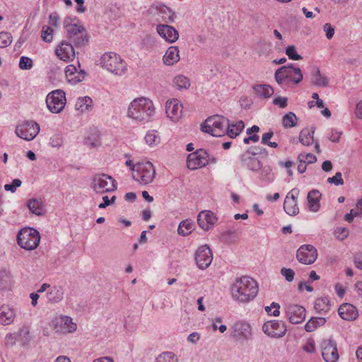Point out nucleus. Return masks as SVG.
Returning <instances> with one entry per match:
<instances>
[{"label":"nucleus","mask_w":362,"mask_h":362,"mask_svg":"<svg viewBox=\"0 0 362 362\" xmlns=\"http://www.w3.org/2000/svg\"><path fill=\"white\" fill-rule=\"evenodd\" d=\"M258 291L259 286L257 281L247 276L237 278L230 287L233 299L243 303L253 300Z\"/></svg>","instance_id":"1"},{"label":"nucleus","mask_w":362,"mask_h":362,"mask_svg":"<svg viewBox=\"0 0 362 362\" xmlns=\"http://www.w3.org/2000/svg\"><path fill=\"white\" fill-rule=\"evenodd\" d=\"M153 102L146 98L134 100L129 105L127 112L129 117L139 122L148 121L154 114Z\"/></svg>","instance_id":"2"},{"label":"nucleus","mask_w":362,"mask_h":362,"mask_svg":"<svg viewBox=\"0 0 362 362\" xmlns=\"http://www.w3.org/2000/svg\"><path fill=\"white\" fill-rule=\"evenodd\" d=\"M228 119L218 115L208 117L201 126L202 132L213 136H221L226 134Z\"/></svg>","instance_id":"3"},{"label":"nucleus","mask_w":362,"mask_h":362,"mask_svg":"<svg viewBox=\"0 0 362 362\" xmlns=\"http://www.w3.org/2000/svg\"><path fill=\"white\" fill-rule=\"evenodd\" d=\"M100 64L103 68L118 76L124 74L127 71L126 62L115 52L105 53L100 58Z\"/></svg>","instance_id":"4"},{"label":"nucleus","mask_w":362,"mask_h":362,"mask_svg":"<svg viewBox=\"0 0 362 362\" xmlns=\"http://www.w3.org/2000/svg\"><path fill=\"white\" fill-rule=\"evenodd\" d=\"M134 180L142 185L151 183L156 175L153 165L150 161H141L132 168Z\"/></svg>","instance_id":"5"},{"label":"nucleus","mask_w":362,"mask_h":362,"mask_svg":"<svg viewBox=\"0 0 362 362\" xmlns=\"http://www.w3.org/2000/svg\"><path fill=\"white\" fill-rule=\"evenodd\" d=\"M90 187L96 194L111 192L117 189V182L107 174L98 173L93 176Z\"/></svg>","instance_id":"6"},{"label":"nucleus","mask_w":362,"mask_h":362,"mask_svg":"<svg viewBox=\"0 0 362 362\" xmlns=\"http://www.w3.org/2000/svg\"><path fill=\"white\" fill-rule=\"evenodd\" d=\"M40 235L39 232L33 228H25L21 230L17 235V243L21 247L33 250L35 249L40 243Z\"/></svg>","instance_id":"7"},{"label":"nucleus","mask_w":362,"mask_h":362,"mask_svg":"<svg viewBox=\"0 0 362 362\" xmlns=\"http://www.w3.org/2000/svg\"><path fill=\"white\" fill-rule=\"evenodd\" d=\"M65 93L62 90H55L49 93L46 98L48 110L52 113L61 112L66 105Z\"/></svg>","instance_id":"8"},{"label":"nucleus","mask_w":362,"mask_h":362,"mask_svg":"<svg viewBox=\"0 0 362 362\" xmlns=\"http://www.w3.org/2000/svg\"><path fill=\"white\" fill-rule=\"evenodd\" d=\"M40 132L39 124L33 121L25 122L19 124L16 128V135L26 141H31Z\"/></svg>","instance_id":"9"},{"label":"nucleus","mask_w":362,"mask_h":362,"mask_svg":"<svg viewBox=\"0 0 362 362\" xmlns=\"http://www.w3.org/2000/svg\"><path fill=\"white\" fill-rule=\"evenodd\" d=\"M187 168L195 170L206 166L209 163V155L204 149H198L187 156Z\"/></svg>","instance_id":"10"},{"label":"nucleus","mask_w":362,"mask_h":362,"mask_svg":"<svg viewBox=\"0 0 362 362\" xmlns=\"http://www.w3.org/2000/svg\"><path fill=\"white\" fill-rule=\"evenodd\" d=\"M262 330L265 334L273 338L283 337L287 331L284 322L279 320H269L264 322Z\"/></svg>","instance_id":"11"},{"label":"nucleus","mask_w":362,"mask_h":362,"mask_svg":"<svg viewBox=\"0 0 362 362\" xmlns=\"http://www.w3.org/2000/svg\"><path fill=\"white\" fill-rule=\"evenodd\" d=\"M317 250L310 245H303L296 252L297 259L302 264H311L317 259Z\"/></svg>","instance_id":"12"},{"label":"nucleus","mask_w":362,"mask_h":362,"mask_svg":"<svg viewBox=\"0 0 362 362\" xmlns=\"http://www.w3.org/2000/svg\"><path fill=\"white\" fill-rule=\"evenodd\" d=\"M322 356L325 362H336L339 359L337 343L332 339H325L321 343Z\"/></svg>","instance_id":"13"},{"label":"nucleus","mask_w":362,"mask_h":362,"mask_svg":"<svg viewBox=\"0 0 362 362\" xmlns=\"http://www.w3.org/2000/svg\"><path fill=\"white\" fill-rule=\"evenodd\" d=\"M213 255L211 250L206 245L200 246L195 254V260L197 267L201 269L208 268L211 264Z\"/></svg>","instance_id":"14"},{"label":"nucleus","mask_w":362,"mask_h":362,"mask_svg":"<svg viewBox=\"0 0 362 362\" xmlns=\"http://www.w3.org/2000/svg\"><path fill=\"white\" fill-rule=\"evenodd\" d=\"M231 337L236 340H249L252 337L250 325L243 321H238L232 327Z\"/></svg>","instance_id":"15"},{"label":"nucleus","mask_w":362,"mask_h":362,"mask_svg":"<svg viewBox=\"0 0 362 362\" xmlns=\"http://www.w3.org/2000/svg\"><path fill=\"white\" fill-rule=\"evenodd\" d=\"M285 312L292 324L301 323L305 317V309L297 304H288L285 308Z\"/></svg>","instance_id":"16"},{"label":"nucleus","mask_w":362,"mask_h":362,"mask_svg":"<svg viewBox=\"0 0 362 362\" xmlns=\"http://www.w3.org/2000/svg\"><path fill=\"white\" fill-rule=\"evenodd\" d=\"M252 149H247L240 157L241 165L243 167L252 171H257L262 168V163L258 159L257 152L252 153Z\"/></svg>","instance_id":"17"},{"label":"nucleus","mask_w":362,"mask_h":362,"mask_svg":"<svg viewBox=\"0 0 362 362\" xmlns=\"http://www.w3.org/2000/svg\"><path fill=\"white\" fill-rule=\"evenodd\" d=\"M299 189L293 188L286 195L284 203V209L290 216H295L299 213V208L297 204V196L299 194Z\"/></svg>","instance_id":"18"},{"label":"nucleus","mask_w":362,"mask_h":362,"mask_svg":"<svg viewBox=\"0 0 362 362\" xmlns=\"http://www.w3.org/2000/svg\"><path fill=\"white\" fill-rule=\"evenodd\" d=\"M56 332L71 333L76 329V324L72 322V319L67 316L56 318L52 322Z\"/></svg>","instance_id":"19"},{"label":"nucleus","mask_w":362,"mask_h":362,"mask_svg":"<svg viewBox=\"0 0 362 362\" xmlns=\"http://www.w3.org/2000/svg\"><path fill=\"white\" fill-rule=\"evenodd\" d=\"M55 54L64 62L73 61L75 57V50L73 45L69 41H62L56 48Z\"/></svg>","instance_id":"20"},{"label":"nucleus","mask_w":362,"mask_h":362,"mask_svg":"<svg viewBox=\"0 0 362 362\" xmlns=\"http://www.w3.org/2000/svg\"><path fill=\"white\" fill-rule=\"evenodd\" d=\"M156 30L159 35L168 42H175L179 37L178 31L169 25L159 24Z\"/></svg>","instance_id":"21"},{"label":"nucleus","mask_w":362,"mask_h":362,"mask_svg":"<svg viewBox=\"0 0 362 362\" xmlns=\"http://www.w3.org/2000/svg\"><path fill=\"white\" fill-rule=\"evenodd\" d=\"M216 221V217L211 211H203L197 216V223L204 230H209Z\"/></svg>","instance_id":"22"},{"label":"nucleus","mask_w":362,"mask_h":362,"mask_svg":"<svg viewBox=\"0 0 362 362\" xmlns=\"http://www.w3.org/2000/svg\"><path fill=\"white\" fill-rule=\"evenodd\" d=\"M182 106L177 99L166 103L165 113L172 120H177L182 115Z\"/></svg>","instance_id":"23"},{"label":"nucleus","mask_w":362,"mask_h":362,"mask_svg":"<svg viewBox=\"0 0 362 362\" xmlns=\"http://www.w3.org/2000/svg\"><path fill=\"white\" fill-rule=\"evenodd\" d=\"M339 315L344 320L352 321L358 316V310L350 303H343L338 309Z\"/></svg>","instance_id":"24"},{"label":"nucleus","mask_w":362,"mask_h":362,"mask_svg":"<svg viewBox=\"0 0 362 362\" xmlns=\"http://www.w3.org/2000/svg\"><path fill=\"white\" fill-rule=\"evenodd\" d=\"M86 72L83 70L78 71L76 67L73 64H69L65 70V76L69 83H76L82 81L85 76Z\"/></svg>","instance_id":"25"},{"label":"nucleus","mask_w":362,"mask_h":362,"mask_svg":"<svg viewBox=\"0 0 362 362\" xmlns=\"http://www.w3.org/2000/svg\"><path fill=\"white\" fill-rule=\"evenodd\" d=\"M311 83L318 87H327L329 86L328 78L322 74L317 66H313L310 72Z\"/></svg>","instance_id":"26"},{"label":"nucleus","mask_w":362,"mask_h":362,"mask_svg":"<svg viewBox=\"0 0 362 362\" xmlns=\"http://www.w3.org/2000/svg\"><path fill=\"white\" fill-rule=\"evenodd\" d=\"M16 316L14 310L8 305H2L0 307V324L2 325H8L13 322Z\"/></svg>","instance_id":"27"},{"label":"nucleus","mask_w":362,"mask_h":362,"mask_svg":"<svg viewBox=\"0 0 362 362\" xmlns=\"http://www.w3.org/2000/svg\"><path fill=\"white\" fill-rule=\"evenodd\" d=\"M321 196V193L317 189H313L308 192L307 199L308 202V209L310 211H318L320 206V200Z\"/></svg>","instance_id":"28"},{"label":"nucleus","mask_w":362,"mask_h":362,"mask_svg":"<svg viewBox=\"0 0 362 362\" xmlns=\"http://www.w3.org/2000/svg\"><path fill=\"white\" fill-rule=\"evenodd\" d=\"M286 69V72H288L286 75L287 78L295 84H298L303 81V76L300 68L294 67L293 64H290L287 66H283Z\"/></svg>","instance_id":"29"},{"label":"nucleus","mask_w":362,"mask_h":362,"mask_svg":"<svg viewBox=\"0 0 362 362\" xmlns=\"http://www.w3.org/2000/svg\"><path fill=\"white\" fill-rule=\"evenodd\" d=\"M64 25L66 30V37L69 39V41L71 40L85 30L84 27L82 25L71 23L70 18H66L64 21Z\"/></svg>","instance_id":"30"},{"label":"nucleus","mask_w":362,"mask_h":362,"mask_svg":"<svg viewBox=\"0 0 362 362\" xmlns=\"http://www.w3.org/2000/svg\"><path fill=\"white\" fill-rule=\"evenodd\" d=\"M180 60L179 49L176 46L170 47L165 55L163 56V61L166 65L170 66L177 63Z\"/></svg>","instance_id":"31"},{"label":"nucleus","mask_w":362,"mask_h":362,"mask_svg":"<svg viewBox=\"0 0 362 362\" xmlns=\"http://www.w3.org/2000/svg\"><path fill=\"white\" fill-rule=\"evenodd\" d=\"M315 128L312 127L311 129L304 128L299 134V141L303 146H310L314 142V133Z\"/></svg>","instance_id":"32"},{"label":"nucleus","mask_w":362,"mask_h":362,"mask_svg":"<svg viewBox=\"0 0 362 362\" xmlns=\"http://www.w3.org/2000/svg\"><path fill=\"white\" fill-rule=\"evenodd\" d=\"M27 206L33 214L42 216L44 213V204L40 199H30L28 201Z\"/></svg>","instance_id":"33"},{"label":"nucleus","mask_w":362,"mask_h":362,"mask_svg":"<svg viewBox=\"0 0 362 362\" xmlns=\"http://www.w3.org/2000/svg\"><path fill=\"white\" fill-rule=\"evenodd\" d=\"M48 301L52 303L60 302L64 298V290L60 286H54L47 294Z\"/></svg>","instance_id":"34"},{"label":"nucleus","mask_w":362,"mask_h":362,"mask_svg":"<svg viewBox=\"0 0 362 362\" xmlns=\"http://www.w3.org/2000/svg\"><path fill=\"white\" fill-rule=\"evenodd\" d=\"M253 89L259 97L264 98H269L274 93V89L269 85H255Z\"/></svg>","instance_id":"35"},{"label":"nucleus","mask_w":362,"mask_h":362,"mask_svg":"<svg viewBox=\"0 0 362 362\" xmlns=\"http://www.w3.org/2000/svg\"><path fill=\"white\" fill-rule=\"evenodd\" d=\"M245 124L241 120L233 124H230V122H228V126L226 129V134L230 138H235L243 130Z\"/></svg>","instance_id":"36"},{"label":"nucleus","mask_w":362,"mask_h":362,"mask_svg":"<svg viewBox=\"0 0 362 362\" xmlns=\"http://www.w3.org/2000/svg\"><path fill=\"white\" fill-rule=\"evenodd\" d=\"M92 103L93 101L90 97L79 98L76 102L75 108L81 112H83L92 106Z\"/></svg>","instance_id":"37"},{"label":"nucleus","mask_w":362,"mask_h":362,"mask_svg":"<svg viewBox=\"0 0 362 362\" xmlns=\"http://www.w3.org/2000/svg\"><path fill=\"white\" fill-rule=\"evenodd\" d=\"M326 320L324 317H312L305 325V329L307 332H310L314 331L320 326L325 325Z\"/></svg>","instance_id":"38"},{"label":"nucleus","mask_w":362,"mask_h":362,"mask_svg":"<svg viewBox=\"0 0 362 362\" xmlns=\"http://www.w3.org/2000/svg\"><path fill=\"white\" fill-rule=\"evenodd\" d=\"M297 117L292 112H289L286 113L282 118V125L284 128H291L296 126Z\"/></svg>","instance_id":"39"},{"label":"nucleus","mask_w":362,"mask_h":362,"mask_svg":"<svg viewBox=\"0 0 362 362\" xmlns=\"http://www.w3.org/2000/svg\"><path fill=\"white\" fill-rule=\"evenodd\" d=\"M194 223L189 220H185L180 222L177 232L180 235L186 236L189 235L193 229Z\"/></svg>","instance_id":"40"},{"label":"nucleus","mask_w":362,"mask_h":362,"mask_svg":"<svg viewBox=\"0 0 362 362\" xmlns=\"http://www.w3.org/2000/svg\"><path fill=\"white\" fill-rule=\"evenodd\" d=\"M173 84L177 89H187L190 86V82L188 78L178 75L173 79Z\"/></svg>","instance_id":"41"},{"label":"nucleus","mask_w":362,"mask_h":362,"mask_svg":"<svg viewBox=\"0 0 362 362\" xmlns=\"http://www.w3.org/2000/svg\"><path fill=\"white\" fill-rule=\"evenodd\" d=\"M71 44H74L76 47H83L88 42V36L86 31L83 30L78 35L76 36L71 40L69 41Z\"/></svg>","instance_id":"42"},{"label":"nucleus","mask_w":362,"mask_h":362,"mask_svg":"<svg viewBox=\"0 0 362 362\" xmlns=\"http://www.w3.org/2000/svg\"><path fill=\"white\" fill-rule=\"evenodd\" d=\"M146 142L150 146H157L160 142V139L156 131L148 132L145 136Z\"/></svg>","instance_id":"43"},{"label":"nucleus","mask_w":362,"mask_h":362,"mask_svg":"<svg viewBox=\"0 0 362 362\" xmlns=\"http://www.w3.org/2000/svg\"><path fill=\"white\" fill-rule=\"evenodd\" d=\"M259 178L265 182H271L274 180V177L272 173V168L269 165L262 166L261 169H259Z\"/></svg>","instance_id":"44"},{"label":"nucleus","mask_w":362,"mask_h":362,"mask_svg":"<svg viewBox=\"0 0 362 362\" xmlns=\"http://www.w3.org/2000/svg\"><path fill=\"white\" fill-rule=\"evenodd\" d=\"M11 274L6 269L0 270V288L4 289L10 286Z\"/></svg>","instance_id":"45"},{"label":"nucleus","mask_w":362,"mask_h":362,"mask_svg":"<svg viewBox=\"0 0 362 362\" xmlns=\"http://www.w3.org/2000/svg\"><path fill=\"white\" fill-rule=\"evenodd\" d=\"M298 163H303L307 164L314 163L317 161L316 156L310 153H300L298 156Z\"/></svg>","instance_id":"46"},{"label":"nucleus","mask_w":362,"mask_h":362,"mask_svg":"<svg viewBox=\"0 0 362 362\" xmlns=\"http://www.w3.org/2000/svg\"><path fill=\"white\" fill-rule=\"evenodd\" d=\"M329 300L327 298H318L315 303V308L318 312L327 311L329 310Z\"/></svg>","instance_id":"47"},{"label":"nucleus","mask_w":362,"mask_h":362,"mask_svg":"<svg viewBox=\"0 0 362 362\" xmlns=\"http://www.w3.org/2000/svg\"><path fill=\"white\" fill-rule=\"evenodd\" d=\"M286 69L284 67L279 68L274 74V78L277 83L282 84L284 81L288 79L286 75H288V72H286Z\"/></svg>","instance_id":"48"},{"label":"nucleus","mask_w":362,"mask_h":362,"mask_svg":"<svg viewBox=\"0 0 362 362\" xmlns=\"http://www.w3.org/2000/svg\"><path fill=\"white\" fill-rule=\"evenodd\" d=\"M156 362H177V358L174 354L165 352L161 354L156 358Z\"/></svg>","instance_id":"49"},{"label":"nucleus","mask_w":362,"mask_h":362,"mask_svg":"<svg viewBox=\"0 0 362 362\" xmlns=\"http://www.w3.org/2000/svg\"><path fill=\"white\" fill-rule=\"evenodd\" d=\"M41 37L46 42H51L53 39V30L48 25H43Z\"/></svg>","instance_id":"50"},{"label":"nucleus","mask_w":362,"mask_h":362,"mask_svg":"<svg viewBox=\"0 0 362 362\" xmlns=\"http://www.w3.org/2000/svg\"><path fill=\"white\" fill-rule=\"evenodd\" d=\"M12 42V37L9 33L1 32L0 33V47L4 48L11 45Z\"/></svg>","instance_id":"51"},{"label":"nucleus","mask_w":362,"mask_h":362,"mask_svg":"<svg viewBox=\"0 0 362 362\" xmlns=\"http://www.w3.org/2000/svg\"><path fill=\"white\" fill-rule=\"evenodd\" d=\"M286 54L291 60L297 61L302 59V57L297 53L296 47L294 45H289L286 47Z\"/></svg>","instance_id":"52"},{"label":"nucleus","mask_w":362,"mask_h":362,"mask_svg":"<svg viewBox=\"0 0 362 362\" xmlns=\"http://www.w3.org/2000/svg\"><path fill=\"white\" fill-rule=\"evenodd\" d=\"M19 67L23 70H28L33 67V61L27 57H21L19 62Z\"/></svg>","instance_id":"53"},{"label":"nucleus","mask_w":362,"mask_h":362,"mask_svg":"<svg viewBox=\"0 0 362 362\" xmlns=\"http://www.w3.org/2000/svg\"><path fill=\"white\" fill-rule=\"evenodd\" d=\"M21 184V180L18 178H16L14 179L11 184H6L4 185V189L6 191H10L12 193H14L16 191L17 187H20Z\"/></svg>","instance_id":"54"},{"label":"nucleus","mask_w":362,"mask_h":362,"mask_svg":"<svg viewBox=\"0 0 362 362\" xmlns=\"http://www.w3.org/2000/svg\"><path fill=\"white\" fill-rule=\"evenodd\" d=\"M49 144L54 148H59L63 145V138L59 134H54L50 138Z\"/></svg>","instance_id":"55"},{"label":"nucleus","mask_w":362,"mask_h":362,"mask_svg":"<svg viewBox=\"0 0 362 362\" xmlns=\"http://www.w3.org/2000/svg\"><path fill=\"white\" fill-rule=\"evenodd\" d=\"M327 182L330 184H334L337 186L343 185L344 183V180L342 178V175L340 172H337L334 176L329 177L327 179Z\"/></svg>","instance_id":"56"},{"label":"nucleus","mask_w":362,"mask_h":362,"mask_svg":"<svg viewBox=\"0 0 362 362\" xmlns=\"http://www.w3.org/2000/svg\"><path fill=\"white\" fill-rule=\"evenodd\" d=\"M281 274L285 277L288 282H291L294 279L295 272L291 269L283 267L281 269Z\"/></svg>","instance_id":"57"},{"label":"nucleus","mask_w":362,"mask_h":362,"mask_svg":"<svg viewBox=\"0 0 362 362\" xmlns=\"http://www.w3.org/2000/svg\"><path fill=\"white\" fill-rule=\"evenodd\" d=\"M163 18L165 21V22L173 23L175 18V14L173 13L169 8L166 7L163 11Z\"/></svg>","instance_id":"58"},{"label":"nucleus","mask_w":362,"mask_h":362,"mask_svg":"<svg viewBox=\"0 0 362 362\" xmlns=\"http://www.w3.org/2000/svg\"><path fill=\"white\" fill-rule=\"evenodd\" d=\"M116 200V196H112L110 199L107 196L103 197V202H101L98 207L100 209H105L112 204H114Z\"/></svg>","instance_id":"59"},{"label":"nucleus","mask_w":362,"mask_h":362,"mask_svg":"<svg viewBox=\"0 0 362 362\" xmlns=\"http://www.w3.org/2000/svg\"><path fill=\"white\" fill-rule=\"evenodd\" d=\"M288 98L286 97H277L273 100V104L279 105L281 108H284L287 106Z\"/></svg>","instance_id":"60"},{"label":"nucleus","mask_w":362,"mask_h":362,"mask_svg":"<svg viewBox=\"0 0 362 362\" xmlns=\"http://www.w3.org/2000/svg\"><path fill=\"white\" fill-rule=\"evenodd\" d=\"M323 30L326 33L327 39L330 40L333 37L334 34V28L329 23H325L323 26Z\"/></svg>","instance_id":"61"},{"label":"nucleus","mask_w":362,"mask_h":362,"mask_svg":"<svg viewBox=\"0 0 362 362\" xmlns=\"http://www.w3.org/2000/svg\"><path fill=\"white\" fill-rule=\"evenodd\" d=\"M354 263L356 268L362 270V252H357L354 255Z\"/></svg>","instance_id":"62"},{"label":"nucleus","mask_w":362,"mask_h":362,"mask_svg":"<svg viewBox=\"0 0 362 362\" xmlns=\"http://www.w3.org/2000/svg\"><path fill=\"white\" fill-rule=\"evenodd\" d=\"M336 234H339L338 238L344 240L349 235V230L346 228H337L335 230Z\"/></svg>","instance_id":"63"},{"label":"nucleus","mask_w":362,"mask_h":362,"mask_svg":"<svg viewBox=\"0 0 362 362\" xmlns=\"http://www.w3.org/2000/svg\"><path fill=\"white\" fill-rule=\"evenodd\" d=\"M355 114L358 118L362 119V101L359 102L356 105Z\"/></svg>","instance_id":"64"}]
</instances>
